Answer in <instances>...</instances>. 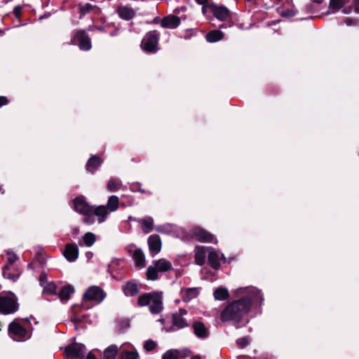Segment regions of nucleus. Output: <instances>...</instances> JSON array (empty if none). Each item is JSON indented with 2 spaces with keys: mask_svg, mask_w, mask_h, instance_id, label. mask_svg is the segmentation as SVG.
<instances>
[{
  "mask_svg": "<svg viewBox=\"0 0 359 359\" xmlns=\"http://www.w3.org/2000/svg\"><path fill=\"white\" fill-rule=\"evenodd\" d=\"M172 270V263L165 258L158 259L153 262V265L147 268L146 275L148 280H156L158 278V273H165Z\"/></svg>",
  "mask_w": 359,
  "mask_h": 359,
  "instance_id": "4",
  "label": "nucleus"
},
{
  "mask_svg": "<svg viewBox=\"0 0 359 359\" xmlns=\"http://www.w3.org/2000/svg\"><path fill=\"white\" fill-rule=\"evenodd\" d=\"M117 13L121 18L126 20L132 19L135 15L134 10L128 6H120Z\"/></svg>",
  "mask_w": 359,
  "mask_h": 359,
  "instance_id": "22",
  "label": "nucleus"
},
{
  "mask_svg": "<svg viewBox=\"0 0 359 359\" xmlns=\"http://www.w3.org/2000/svg\"><path fill=\"white\" fill-rule=\"evenodd\" d=\"M133 259L137 267L143 268L145 266V257L144 255L140 249L134 250L132 255Z\"/></svg>",
  "mask_w": 359,
  "mask_h": 359,
  "instance_id": "27",
  "label": "nucleus"
},
{
  "mask_svg": "<svg viewBox=\"0 0 359 359\" xmlns=\"http://www.w3.org/2000/svg\"><path fill=\"white\" fill-rule=\"evenodd\" d=\"M158 231H161L159 228L157 229Z\"/></svg>",
  "mask_w": 359,
  "mask_h": 359,
  "instance_id": "55",
  "label": "nucleus"
},
{
  "mask_svg": "<svg viewBox=\"0 0 359 359\" xmlns=\"http://www.w3.org/2000/svg\"><path fill=\"white\" fill-rule=\"evenodd\" d=\"M86 359H97L93 351H90L86 357Z\"/></svg>",
  "mask_w": 359,
  "mask_h": 359,
  "instance_id": "48",
  "label": "nucleus"
},
{
  "mask_svg": "<svg viewBox=\"0 0 359 359\" xmlns=\"http://www.w3.org/2000/svg\"><path fill=\"white\" fill-rule=\"evenodd\" d=\"M208 0H196V1L201 5H205L207 4Z\"/></svg>",
  "mask_w": 359,
  "mask_h": 359,
  "instance_id": "49",
  "label": "nucleus"
},
{
  "mask_svg": "<svg viewBox=\"0 0 359 359\" xmlns=\"http://www.w3.org/2000/svg\"><path fill=\"white\" fill-rule=\"evenodd\" d=\"M245 296L228 304L221 313L222 322L233 321L238 323L249 312L252 303H260L262 297L260 291L254 287H248L238 290Z\"/></svg>",
  "mask_w": 359,
  "mask_h": 359,
  "instance_id": "1",
  "label": "nucleus"
},
{
  "mask_svg": "<svg viewBox=\"0 0 359 359\" xmlns=\"http://www.w3.org/2000/svg\"><path fill=\"white\" fill-rule=\"evenodd\" d=\"M9 269H10V266L8 265H6L4 267V269H3L4 276L5 278L11 279V280H12L13 281H15L18 279V276H11L10 273H9Z\"/></svg>",
  "mask_w": 359,
  "mask_h": 359,
  "instance_id": "40",
  "label": "nucleus"
},
{
  "mask_svg": "<svg viewBox=\"0 0 359 359\" xmlns=\"http://www.w3.org/2000/svg\"><path fill=\"white\" fill-rule=\"evenodd\" d=\"M142 226L143 231L146 233H149L154 229V219L151 217H145L137 220Z\"/></svg>",
  "mask_w": 359,
  "mask_h": 359,
  "instance_id": "25",
  "label": "nucleus"
},
{
  "mask_svg": "<svg viewBox=\"0 0 359 359\" xmlns=\"http://www.w3.org/2000/svg\"><path fill=\"white\" fill-rule=\"evenodd\" d=\"M139 355L136 350L133 347L129 349H123L121 351L119 359H138Z\"/></svg>",
  "mask_w": 359,
  "mask_h": 359,
  "instance_id": "32",
  "label": "nucleus"
},
{
  "mask_svg": "<svg viewBox=\"0 0 359 359\" xmlns=\"http://www.w3.org/2000/svg\"><path fill=\"white\" fill-rule=\"evenodd\" d=\"M121 187V182L117 179H111L107 184V189L112 192L117 191Z\"/></svg>",
  "mask_w": 359,
  "mask_h": 359,
  "instance_id": "37",
  "label": "nucleus"
},
{
  "mask_svg": "<svg viewBox=\"0 0 359 359\" xmlns=\"http://www.w3.org/2000/svg\"><path fill=\"white\" fill-rule=\"evenodd\" d=\"M208 259L209 264L211 266L212 268L215 269H219L220 265V259H223L224 262H226V258L224 257V256L219 252L215 250L212 248H210V249Z\"/></svg>",
  "mask_w": 359,
  "mask_h": 359,
  "instance_id": "13",
  "label": "nucleus"
},
{
  "mask_svg": "<svg viewBox=\"0 0 359 359\" xmlns=\"http://www.w3.org/2000/svg\"><path fill=\"white\" fill-rule=\"evenodd\" d=\"M348 0H330V8L334 11L339 10Z\"/></svg>",
  "mask_w": 359,
  "mask_h": 359,
  "instance_id": "38",
  "label": "nucleus"
},
{
  "mask_svg": "<svg viewBox=\"0 0 359 359\" xmlns=\"http://www.w3.org/2000/svg\"><path fill=\"white\" fill-rule=\"evenodd\" d=\"M138 219H139L134 218V217H131V216H130V217H128V220H129V221H136V222H137V220H138Z\"/></svg>",
  "mask_w": 359,
  "mask_h": 359,
  "instance_id": "51",
  "label": "nucleus"
},
{
  "mask_svg": "<svg viewBox=\"0 0 359 359\" xmlns=\"http://www.w3.org/2000/svg\"><path fill=\"white\" fill-rule=\"evenodd\" d=\"M74 42L79 43V48L83 50L91 48V43L89 37L84 31L77 32L74 36Z\"/></svg>",
  "mask_w": 359,
  "mask_h": 359,
  "instance_id": "12",
  "label": "nucleus"
},
{
  "mask_svg": "<svg viewBox=\"0 0 359 359\" xmlns=\"http://www.w3.org/2000/svg\"><path fill=\"white\" fill-rule=\"evenodd\" d=\"M278 13L283 18H290L295 15L297 10L293 6H283L278 9Z\"/></svg>",
  "mask_w": 359,
  "mask_h": 359,
  "instance_id": "33",
  "label": "nucleus"
},
{
  "mask_svg": "<svg viewBox=\"0 0 359 359\" xmlns=\"http://www.w3.org/2000/svg\"><path fill=\"white\" fill-rule=\"evenodd\" d=\"M159 34L156 31L148 32L142 41V48L148 52L156 50Z\"/></svg>",
  "mask_w": 359,
  "mask_h": 359,
  "instance_id": "8",
  "label": "nucleus"
},
{
  "mask_svg": "<svg viewBox=\"0 0 359 359\" xmlns=\"http://www.w3.org/2000/svg\"><path fill=\"white\" fill-rule=\"evenodd\" d=\"M139 287L134 282H128L123 286V291L126 296H135L139 292Z\"/></svg>",
  "mask_w": 359,
  "mask_h": 359,
  "instance_id": "26",
  "label": "nucleus"
},
{
  "mask_svg": "<svg viewBox=\"0 0 359 359\" xmlns=\"http://www.w3.org/2000/svg\"><path fill=\"white\" fill-rule=\"evenodd\" d=\"M191 235L194 238L201 242L212 243H217V239L212 234L198 226L192 229Z\"/></svg>",
  "mask_w": 359,
  "mask_h": 359,
  "instance_id": "10",
  "label": "nucleus"
},
{
  "mask_svg": "<svg viewBox=\"0 0 359 359\" xmlns=\"http://www.w3.org/2000/svg\"><path fill=\"white\" fill-rule=\"evenodd\" d=\"M187 312L185 309H180L179 313L173 314V324L178 328H183L188 326V323L183 318V316L187 315Z\"/></svg>",
  "mask_w": 359,
  "mask_h": 359,
  "instance_id": "20",
  "label": "nucleus"
},
{
  "mask_svg": "<svg viewBox=\"0 0 359 359\" xmlns=\"http://www.w3.org/2000/svg\"><path fill=\"white\" fill-rule=\"evenodd\" d=\"M191 359H201L199 355H195Z\"/></svg>",
  "mask_w": 359,
  "mask_h": 359,
  "instance_id": "53",
  "label": "nucleus"
},
{
  "mask_svg": "<svg viewBox=\"0 0 359 359\" xmlns=\"http://www.w3.org/2000/svg\"><path fill=\"white\" fill-rule=\"evenodd\" d=\"M74 207L76 212L84 215V223L87 224H93V220L89 216L93 206L88 205L83 197L76 198L74 200Z\"/></svg>",
  "mask_w": 359,
  "mask_h": 359,
  "instance_id": "6",
  "label": "nucleus"
},
{
  "mask_svg": "<svg viewBox=\"0 0 359 359\" xmlns=\"http://www.w3.org/2000/svg\"><path fill=\"white\" fill-rule=\"evenodd\" d=\"M95 241L96 236L91 232H88L83 236L81 242L79 243V245H84L85 246L90 247L95 243Z\"/></svg>",
  "mask_w": 359,
  "mask_h": 359,
  "instance_id": "34",
  "label": "nucleus"
},
{
  "mask_svg": "<svg viewBox=\"0 0 359 359\" xmlns=\"http://www.w3.org/2000/svg\"><path fill=\"white\" fill-rule=\"evenodd\" d=\"M224 37V34L219 30H213L208 32L205 39L208 42L214 43L220 41Z\"/></svg>",
  "mask_w": 359,
  "mask_h": 359,
  "instance_id": "30",
  "label": "nucleus"
},
{
  "mask_svg": "<svg viewBox=\"0 0 359 359\" xmlns=\"http://www.w3.org/2000/svg\"><path fill=\"white\" fill-rule=\"evenodd\" d=\"M19 309V304L16 296L11 292L0 295V313L9 315Z\"/></svg>",
  "mask_w": 359,
  "mask_h": 359,
  "instance_id": "5",
  "label": "nucleus"
},
{
  "mask_svg": "<svg viewBox=\"0 0 359 359\" xmlns=\"http://www.w3.org/2000/svg\"><path fill=\"white\" fill-rule=\"evenodd\" d=\"M180 22L181 20L179 17L170 15L162 19L161 25L165 28L175 29L180 25Z\"/></svg>",
  "mask_w": 359,
  "mask_h": 359,
  "instance_id": "18",
  "label": "nucleus"
},
{
  "mask_svg": "<svg viewBox=\"0 0 359 359\" xmlns=\"http://www.w3.org/2000/svg\"><path fill=\"white\" fill-rule=\"evenodd\" d=\"M209 8L212 15L221 21L226 20L229 17V11L224 6L211 4Z\"/></svg>",
  "mask_w": 359,
  "mask_h": 359,
  "instance_id": "14",
  "label": "nucleus"
},
{
  "mask_svg": "<svg viewBox=\"0 0 359 359\" xmlns=\"http://www.w3.org/2000/svg\"><path fill=\"white\" fill-rule=\"evenodd\" d=\"M149 250L152 255H157L161 250V241L158 235H151L148 238Z\"/></svg>",
  "mask_w": 359,
  "mask_h": 359,
  "instance_id": "16",
  "label": "nucleus"
},
{
  "mask_svg": "<svg viewBox=\"0 0 359 359\" xmlns=\"http://www.w3.org/2000/svg\"><path fill=\"white\" fill-rule=\"evenodd\" d=\"M229 292L227 289L219 287L214 292V297L217 300L223 301L228 298Z\"/></svg>",
  "mask_w": 359,
  "mask_h": 359,
  "instance_id": "36",
  "label": "nucleus"
},
{
  "mask_svg": "<svg viewBox=\"0 0 359 359\" xmlns=\"http://www.w3.org/2000/svg\"><path fill=\"white\" fill-rule=\"evenodd\" d=\"M314 3L321 4L323 0H311Z\"/></svg>",
  "mask_w": 359,
  "mask_h": 359,
  "instance_id": "52",
  "label": "nucleus"
},
{
  "mask_svg": "<svg viewBox=\"0 0 359 359\" xmlns=\"http://www.w3.org/2000/svg\"><path fill=\"white\" fill-rule=\"evenodd\" d=\"M185 357L186 354L183 351L174 349L169 350L165 352L163 354L162 359H182Z\"/></svg>",
  "mask_w": 359,
  "mask_h": 359,
  "instance_id": "29",
  "label": "nucleus"
},
{
  "mask_svg": "<svg viewBox=\"0 0 359 359\" xmlns=\"http://www.w3.org/2000/svg\"><path fill=\"white\" fill-rule=\"evenodd\" d=\"M344 22L348 26L355 25L357 24V21L355 20L351 19L350 18H347L344 20Z\"/></svg>",
  "mask_w": 359,
  "mask_h": 359,
  "instance_id": "44",
  "label": "nucleus"
},
{
  "mask_svg": "<svg viewBox=\"0 0 359 359\" xmlns=\"http://www.w3.org/2000/svg\"><path fill=\"white\" fill-rule=\"evenodd\" d=\"M79 10L81 16H83L88 13L99 14L100 12V10L98 7L88 3L79 5Z\"/></svg>",
  "mask_w": 359,
  "mask_h": 359,
  "instance_id": "23",
  "label": "nucleus"
},
{
  "mask_svg": "<svg viewBox=\"0 0 359 359\" xmlns=\"http://www.w3.org/2000/svg\"><path fill=\"white\" fill-rule=\"evenodd\" d=\"M198 294L199 290L197 287L183 288L181 290L182 298L183 301L187 302L197 297Z\"/></svg>",
  "mask_w": 359,
  "mask_h": 359,
  "instance_id": "19",
  "label": "nucleus"
},
{
  "mask_svg": "<svg viewBox=\"0 0 359 359\" xmlns=\"http://www.w3.org/2000/svg\"><path fill=\"white\" fill-rule=\"evenodd\" d=\"M119 205V199L116 196H111L107 201V203L104 205L107 208L109 212H114L118 210Z\"/></svg>",
  "mask_w": 359,
  "mask_h": 359,
  "instance_id": "31",
  "label": "nucleus"
},
{
  "mask_svg": "<svg viewBox=\"0 0 359 359\" xmlns=\"http://www.w3.org/2000/svg\"><path fill=\"white\" fill-rule=\"evenodd\" d=\"M95 29H96L100 32H104V29L103 27L95 26Z\"/></svg>",
  "mask_w": 359,
  "mask_h": 359,
  "instance_id": "50",
  "label": "nucleus"
},
{
  "mask_svg": "<svg viewBox=\"0 0 359 359\" xmlns=\"http://www.w3.org/2000/svg\"><path fill=\"white\" fill-rule=\"evenodd\" d=\"M106 294L99 286L93 285L88 288L83 295V301L94 302L97 304L100 303L105 298Z\"/></svg>",
  "mask_w": 359,
  "mask_h": 359,
  "instance_id": "7",
  "label": "nucleus"
},
{
  "mask_svg": "<svg viewBox=\"0 0 359 359\" xmlns=\"http://www.w3.org/2000/svg\"><path fill=\"white\" fill-rule=\"evenodd\" d=\"M109 214L107 208L104 205H98L92 207L89 216L93 220V223L96 220L98 223H102L107 219Z\"/></svg>",
  "mask_w": 359,
  "mask_h": 359,
  "instance_id": "11",
  "label": "nucleus"
},
{
  "mask_svg": "<svg viewBox=\"0 0 359 359\" xmlns=\"http://www.w3.org/2000/svg\"><path fill=\"white\" fill-rule=\"evenodd\" d=\"M156 346V342H154L151 340H149V341H146V343L144 345V348L148 351L154 350Z\"/></svg>",
  "mask_w": 359,
  "mask_h": 359,
  "instance_id": "43",
  "label": "nucleus"
},
{
  "mask_svg": "<svg viewBox=\"0 0 359 359\" xmlns=\"http://www.w3.org/2000/svg\"><path fill=\"white\" fill-rule=\"evenodd\" d=\"M6 259L9 262L10 264H13L17 259V255L12 251L7 250L6 252Z\"/></svg>",
  "mask_w": 359,
  "mask_h": 359,
  "instance_id": "41",
  "label": "nucleus"
},
{
  "mask_svg": "<svg viewBox=\"0 0 359 359\" xmlns=\"http://www.w3.org/2000/svg\"><path fill=\"white\" fill-rule=\"evenodd\" d=\"M63 255L69 262H74L79 256V249L77 245L74 243L67 244L65 245Z\"/></svg>",
  "mask_w": 359,
  "mask_h": 359,
  "instance_id": "17",
  "label": "nucleus"
},
{
  "mask_svg": "<svg viewBox=\"0 0 359 359\" xmlns=\"http://www.w3.org/2000/svg\"><path fill=\"white\" fill-rule=\"evenodd\" d=\"M85 351V346L78 343H74L65 348L67 357L72 359H84Z\"/></svg>",
  "mask_w": 359,
  "mask_h": 359,
  "instance_id": "9",
  "label": "nucleus"
},
{
  "mask_svg": "<svg viewBox=\"0 0 359 359\" xmlns=\"http://www.w3.org/2000/svg\"><path fill=\"white\" fill-rule=\"evenodd\" d=\"M102 163V160L97 156H92L87 163V170L90 172H93Z\"/></svg>",
  "mask_w": 359,
  "mask_h": 359,
  "instance_id": "35",
  "label": "nucleus"
},
{
  "mask_svg": "<svg viewBox=\"0 0 359 359\" xmlns=\"http://www.w3.org/2000/svg\"><path fill=\"white\" fill-rule=\"evenodd\" d=\"M8 103V99L6 97L0 96V107L4 106Z\"/></svg>",
  "mask_w": 359,
  "mask_h": 359,
  "instance_id": "46",
  "label": "nucleus"
},
{
  "mask_svg": "<svg viewBox=\"0 0 359 359\" xmlns=\"http://www.w3.org/2000/svg\"><path fill=\"white\" fill-rule=\"evenodd\" d=\"M26 323V320L15 319L9 324L8 332L14 340L24 341L31 337V332L25 327Z\"/></svg>",
  "mask_w": 359,
  "mask_h": 359,
  "instance_id": "3",
  "label": "nucleus"
},
{
  "mask_svg": "<svg viewBox=\"0 0 359 359\" xmlns=\"http://www.w3.org/2000/svg\"><path fill=\"white\" fill-rule=\"evenodd\" d=\"M210 248L204 246H196L194 250L195 263L199 266H202L205 262L207 254H209Z\"/></svg>",
  "mask_w": 359,
  "mask_h": 359,
  "instance_id": "15",
  "label": "nucleus"
},
{
  "mask_svg": "<svg viewBox=\"0 0 359 359\" xmlns=\"http://www.w3.org/2000/svg\"><path fill=\"white\" fill-rule=\"evenodd\" d=\"M13 13L17 17H19L22 13V7L19 6H15L13 9Z\"/></svg>",
  "mask_w": 359,
  "mask_h": 359,
  "instance_id": "45",
  "label": "nucleus"
},
{
  "mask_svg": "<svg viewBox=\"0 0 359 359\" xmlns=\"http://www.w3.org/2000/svg\"><path fill=\"white\" fill-rule=\"evenodd\" d=\"M353 6L355 11L359 13V0H354Z\"/></svg>",
  "mask_w": 359,
  "mask_h": 359,
  "instance_id": "47",
  "label": "nucleus"
},
{
  "mask_svg": "<svg viewBox=\"0 0 359 359\" xmlns=\"http://www.w3.org/2000/svg\"><path fill=\"white\" fill-rule=\"evenodd\" d=\"M74 292V288L73 286L70 285H65L62 287L60 291L58 293V297L63 302H66L69 300L70 296L72 294H73Z\"/></svg>",
  "mask_w": 359,
  "mask_h": 359,
  "instance_id": "24",
  "label": "nucleus"
},
{
  "mask_svg": "<svg viewBox=\"0 0 359 359\" xmlns=\"http://www.w3.org/2000/svg\"><path fill=\"white\" fill-rule=\"evenodd\" d=\"M139 306H149V311L152 314L160 313L163 309L162 292L152 291L144 293L137 298Z\"/></svg>",
  "mask_w": 359,
  "mask_h": 359,
  "instance_id": "2",
  "label": "nucleus"
},
{
  "mask_svg": "<svg viewBox=\"0 0 359 359\" xmlns=\"http://www.w3.org/2000/svg\"><path fill=\"white\" fill-rule=\"evenodd\" d=\"M57 287L53 282H50L43 285V292L48 294H55Z\"/></svg>",
  "mask_w": 359,
  "mask_h": 359,
  "instance_id": "39",
  "label": "nucleus"
},
{
  "mask_svg": "<svg viewBox=\"0 0 359 359\" xmlns=\"http://www.w3.org/2000/svg\"><path fill=\"white\" fill-rule=\"evenodd\" d=\"M249 342L250 340L248 337H242L236 341L237 345L241 348H244L249 344Z\"/></svg>",
  "mask_w": 359,
  "mask_h": 359,
  "instance_id": "42",
  "label": "nucleus"
},
{
  "mask_svg": "<svg viewBox=\"0 0 359 359\" xmlns=\"http://www.w3.org/2000/svg\"><path fill=\"white\" fill-rule=\"evenodd\" d=\"M203 13H205V5H203L202 8Z\"/></svg>",
  "mask_w": 359,
  "mask_h": 359,
  "instance_id": "54",
  "label": "nucleus"
},
{
  "mask_svg": "<svg viewBox=\"0 0 359 359\" xmlns=\"http://www.w3.org/2000/svg\"><path fill=\"white\" fill-rule=\"evenodd\" d=\"M119 348L116 345H110L106 348L102 354L103 359H116Z\"/></svg>",
  "mask_w": 359,
  "mask_h": 359,
  "instance_id": "28",
  "label": "nucleus"
},
{
  "mask_svg": "<svg viewBox=\"0 0 359 359\" xmlns=\"http://www.w3.org/2000/svg\"><path fill=\"white\" fill-rule=\"evenodd\" d=\"M194 334L200 338H205L209 335V332L205 325L201 322H195L193 325Z\"/></svg>",
  "mask_w": 359,
  "mask_h": 359,
  "instance_id": "21",
  "label": "nucleus"
}]
</instances>
